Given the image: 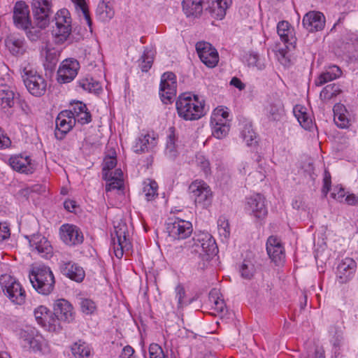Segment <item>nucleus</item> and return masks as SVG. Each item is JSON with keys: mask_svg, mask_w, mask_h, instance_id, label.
<instances>
[{"mask_svg": "<svg viewBox=\"0 0 358 358\" xmlns=\"http://www.w3.org/2000/svg\"><path fill=\"white\" fill-rule=\"evenodd\" d=\"M189 190L196 205L203 208L209 207L213 201V192L203 180H196L189 186Z\"/></svg>", "mask_w": 358, "mask_h": 358, "instance_id": "nucleus-7", "label": "nucleus"}, {"mask_svg": "<svg viewBox=\"0 0 358 358\" xmlns=\"http://www.w3.org/2000/svg\"><path fill=\"white\" fill-rule=\"evenodd\" d=\"M229 113L222 108H216L210 118L212 135L218 138H224L229 133Z\"/></svg>", "mask_w": 358, "mask_h": 358, "instance_id": "nucleus-9", "label": "nucleus"}, {"mask_svg": "<svg viewBox=\"0 0 358 358\" xmlns=\"http://www.w3.org/2000/svg\"><path fill=\"white\" fill-rule=\"evenodd\" d=\"M182 4V10L187 17H197L202 13L201 0H183Z\"/></svg>", "mask_w": 358, "mask_h": 358, "instance_id": "nucleus-36", "label": "nucleus"}, {"mask_svg": "<svg viewBox=\"0 0 358 358\" xmlns=\"http://www.w3.org/2000/svg\"><path fill=\"white\" fill-rule=\"evenodd\" d=\"M204 106L203 100L191 93L180 94L176 103L178 116L186 121L196 120L203 117Z\"/></svg>", "mask_w": 358, "mask_h": 358, "instance_id": "nucleus-2", "label": "nucleus"}, {"mask_svg": "<svg viewBox=\"0 0 358 358\" xmlns=\"http://www.w3.org/2000/svg\"><path fill=\"white\" fill-rule=\"evenodd\" d=\"M55 27L52 35L55 42L57 44L64 43L71 32V18L69 10L66 8L58 10L55 17Z\"/></svg>", "mask_w": 358, "mask_h": 358, "instance_id": "nucleus-5", "label": "nucleus"}, {"mask_svg": "<svg viewBox=\"0 0 358 358\" xmlns=\"http://www.w3.org/2000/svg\"><path fill=\"white\" fill-rule=\"evenodd\" d=\"M29 245L33 251H36L43 257L48 258L52 252V248L48 239L40 234L27 236Z\"/></svg>", "mask_w": 358, "mask_h": 358, "instance_id": "nucleus-22", "label": "nucleus"}, {"mask_svg": "<svg viewBox=\"0 0 358 358\" xmlns=\"http://www.w3.org/2000/svg\"><path fill=\"white\" fill-rule=\"evenodd\" d=\"M241 137L248 145L256 143V134L250 124H245L241 131Z\"/></svg>", "mask_w": 358, "mask_h": 358, "instance_id": "nucleus-46", "label": "nucleus"}, {"mask_svg": "<svg viewBox=\"0 0 358 358\" xmlns=\"http://www.w3.org/2000/svg\"><path fill=\"white\" fill-rule=\"evenodd\" d=\"M196 50L201 61L208 67H215L219 62V55L217 50L213 45L205 41H200L196 44Z\"/></svg>", "mask_w": 358, "mask_h": 358, "instance_id": "nucleus-14", "label": "nucleus"}, {"mask_svg": "<svg viewBox=\"0 0 358 358\" xmlns=\"http://www.w3.org/2000/svg\"><path fill=\"white\" fill-rule=\"evenodd\" d=\"M331 186V174L330 173L325 170L324 173L323 178V186L322 189V192L324 196H327L329 193Z\"/></svg>", "mask_w": 358, "mask_h": 358, "instance_id": "nucleus-58", "label": "nucleus"}, {"mask_svg": "<svg viewBox=\"0 0 358 358\" xmlns=\"http://www.w3.org/2000/svg\"><path fill=\"white\" fill-rule=\"evenodd\" d=\"M266 251L273 262L276 264L283 262L285 254L280 241L275 236H270L266 242Z\"/></svg>", "mask_w": 358, "mask_h": 358, "instance_id": "nucleus-24", "label": "nucleus"}, {"mask_svg": "<svg viewBox=\"0 0 358 358\" xmlns=\"http://www.w3.org/2000/svg\"><path fill=\"white\" fill-rule=\"evenodd\" d=\"M29 280L35 290L43 295L50 294L55 287V277L49 267L42 266L34 268Z\"/></svg>", "mask_w": 358, "mask_h": 358, "instance_id": "nucleus-3", "label": "nucleus"}, {"mask_svg": "<svg viewBox=\"0 0 358 358\" xmlns=\"http://www.w3.org/2000/svg\"><path fill=\"white\" fill-rule=\"evenodd\" d=\"M96 14L98 18L103 22L109 21L115 15V10L110 1L103 0L99 3Z\"/></svg>", "mask_w": 358, "mask_h": 358, "instance_id": "nucleus-35", "label": "nucleus"}, {"mask_svg": "<svg viewBox=\"0 0 358 358\" xmlns=\"http://www.w3.org/2000/svg\"><path fill=\"white\" fill-rule=\"evenodd\" d=\"M71 1L75 4L76 8H79L83 15V17L86 21V23L91 29L92 27V20L90 15L88 8L86 5L85 0H71Z\"/></svg>", "mask_w": 358, "mask_h": 358, "instance_id": "nucleus-49", "label": "nucleus"}, {"mask_svg": "<svg viewBox=\"0 0 358 358\" xmlns=\"http://www.w3.org/2000/svg\"><path fill=\"white\" fill-rule=\"evenodd\" d=\"M78 87L89 92L98 93L101 90L100 83L92 78H82L78 80Z\"/></svg>", "mask_w": 358, "mask_h": 358, "instance_id": "nucleus-42", "label": "nucleus"}, {"mask_svg": "<svg viewBox=\"0 0 358 358\" xmlns=\"http://www.w3.org/2000/svg\"><path fill=\"white\" fill-rule=\"evenodd\" d=\"M197 164L206 175H208L210 173L209 161L203 156H199L197 157Z\"/></svg>", "mask_w": 358, "mask_h": 358, "instance_id": "nucleus-60", "label": "nucleus"}, {"mask_svg": "<svg viewBox=\"0 0 358 358\" xmlns=\"http://www.w3.org/2000/svg\"><path fill=\"white\" fill-rule=\"evenodd\" d=\"M52 7V0H32L33 15L37 27L40 29H44L48 25Z\"/></svg>", "mask_w": 358, "mask_h": 358, "instance_id": "nucleus-8", "label": "nucleus"}, {"mask_svg": "<svg viewBox=\"0 0 358 358\" xmlns=\"http://www.w3.org/2000/svg\"><path fill=\"white\" fill-rule=\"evenodd\" d=\"M59 270L64 275L76 282H81L85 277L83 268L71 261L61 262Z\"/></svg>", "mask_w": 358, "mask_h": 358, "instance_id": "nucleus-21", "label": "nucleus"}, {"mask_svg": "<svg viewBox=\"0 0 358 358\" xmlns=\"http://www.w3.org/2000/svg\"><path fill=\"white\" fill-rule=\"evenodd\" d=\"M80 69V63L73 58L62 61L57 70V81L59 83H69L75 79Z\"/></svg>", "mask_w": 358, "mask_h": 358, "instance_id": "nucleus-12", "label": "nucleus"}, {"mask_svg": "<svg viewBox=\"0 0 358 358\" xmlns=\"http://www.w3.org/2000/svg\"><path fill=\"white\" fill-rule=\"evenodd\" d=\"M106 180L109 182L106 187V192H109L113 189H120L123 187V180L115 179L111 176Z\"/></svg>", "mask_w": 358, "mask_h": 358, "instance_id": "nucleus-57", "label": "nucleus"}, {"mask_svg": "<svg viewBox=\"0 0 358 358\" xmlns=\"http://www.w3.org/2000/svg\"><path fill=\"white\" fill-rule=\"evenodd\" d=\"M357 270L356 262L350 257L343 259L337 266L336 280L340 284L347 283L355 276Z\"/></svg>", "mask_w": 358, "mask_h": 358, "instance_id": "nucleus-17", "label": "nucleus"}, {"mask_svg": "<svg viewBox=\"0 0 358 358\" xmlns=\"http://www.w3.org/2000/svg\"><path fill=\"white\" fill-rule=\"evenodd\" d=\"M59 318L57 317V316L55 315V313H52V311H50L49 314L47 315V317L45 318L43 323L41 324V326L50 331H55L57 327L59 324Z\"/></svg>", "mask_w": 358, "mask_h": 358, "instance_id": "nucleus-47", "label": "nucleus"}, {"mask_svg": "<svg viewBox=\"0 0 358 358\" xmlns=\"http://www.w3.org/2000/svg\"><path fill=\"white\" fill-rule=\"evenodd\" d=\"M59 235L62 241L68 245H79L83 241L82 231L73 224H62L59 229Z\"/></svg>", "mask_w": 358, "mask_h": 358, "instance_id": "nucleus-19", "label": "nucleus"}, {"mask_svg": "<svg viewBox=\"0 0 358 358\" xmlns=\"http://www.w3.org/2000/svg\"><path fill=\"white\" fill-rule=\"evenodd\" d=\"M245 60L249 66L256 67L258 70H263L266 66L264 58L254 52L248 53Z\"/></svg>", "mask_w": 358, "mask_h": 358, "instance_id": "nucleus-43", "label": "nucleus"}, {"mask_svg": "<svg viewBox=\"0 0 358 358\" xmlns=\"http://www.w3.org/2000/svg\"><path fill=\"white\" fill-rule=\"evenodd\" d=\"M13 22L16 27L25 31L30 29L31 22L29 17V6L24 1H17L13 8Z\"/></svg>", "mask_w": 358, "mask_h": 358, "instance_id": "nucleus-15", "label": "nucleus"}, {"mask_svg": "<svg viewBox=\"0 0 358 358\" xmlns=\"http://www.w3.org/2000/svg\"><path fill=\"white\" fill-rule=\"evenodd\" d=\"M176 300L177 301V308H182L186 303L184 301L185 297V291L182 285H178L175 289Z\"/></svg>", "mask_w": 358, "mask_h": 358, "instance_id": "nucleus-55", "label": "nucleus"}, {"mask_svg": "<svg viewBox=\"0 0 358 358\" xmlns=\"http://www.w3.org/2000/svg\"><path fill=\"white\" fill-rule=\"evenodd\" d=\"M158 143V136L154 132L141 134L135 140L133 150L137 154L152 151Z\"/></svg>", "mask_w": 358, "mask_h": 358, "instance_id": "nucleus-16", "label": "nucleus"}, {"mask_svg": "<svg viewBox=\"0 0 358 358\" xmlns=\"http://www.w3.org/2000/svg\"><path fill=\"white\" fill-rule=\"evenodd\" d=\"M285 114L284 106L280 99L271 102L267 107L266 116L269 122H280L283 119Z\"/></svg>", "mask_w": 358, "mask_h": 358, "instance_id": "nucleus-31", "label": "nucleus"}, {"mask_svg": "<svg viewBox=\"0 0 358 358\" xmlns=\"http://www.w3.org/2000/svg\"><path fill=\"white\" fill-rule=\"evenodd\" d=\"M55 136L57 139H62L75 125V119L71 110H65L59 113L56 118Z\"/></svg>", "mask_w": 358, "mask_h": 358, "instance_id": "nucleus-18", "label": "nucleus"}, {"mask_svg": "<svg viewBox=\"0 0 358 358\" xmlns=\"http://www.w3.org/2000/svg\"><path fill=\"white\" fill-rule=\"evenodd\" d=\"M341 92V90L340 88V86L337 84L334 83L328 85L326 87H324L320 92V97L322 101L327 102L334 99Z\"/></svg>", "mask_w": 358, "mask_h": 358, "instance_id": "nucleus-41", "label": "nucleus"}, {"mask_svg": "<svg viewBox=\"0 0 358 358\" xmlns=\"http://www.w3.org/2000/svg\"><path fill=\"white\" fill-rule=\"evenodd\" d=\"M240 272L243 278L250 279L254 275L255 266L251 262L244 261L241 266Z\"/></svg>", "mask_w": 358, "mask_h": 358, "instance_id": "nucleus-52", "label": "nucleus"}, {"mask_svg": "<svg viewBox=\"0 0 358 358\" xmlns=\"http://www.w3.org/2000/svg\"><path fill=\"white\" fill-rule=\"evenodd\" d=\"M79 303L83 313L87 315L93 313L96 308L95 303L90 299L81 298Z\"/></svg>", "mask_w": 358, "mask_h": 358, "instance_id": "nucleus-51", "label": "nucleus"}, {"mask_svg": "<svg viewBox=\"0 0 358 358\" xmlns=\"http://www.w3.org/2000/svg\"><path fill=\"white\" fill-rule=\"evenodd\" d=\"M306 110V109L301 106H296L293 112L301 126L305 129H310L313 121Z\"/></svg>", "mask_w": 358, "mask_h": 358, "instance_id": "nucleus-39", "label": "nucleus"}, {"mask_svg": "<svg viewBox=\"0 0 358 358\" xmlns=\"http://www.w3.org/2000/svg\"><path fill=\"white\" fill-rule=\"evenodd\" d=\"M341 73L342 71L338 66L336 65L329 66L315 80V84L316 86H321L327 82L339 78Z\"/></svg>", "mask_w": 358, "mask_h": 358, "instance_id": "nucleus-33", "label": "nucleus"}, {"mask_svg": "<svg viewBox=\"0 0 358 358\" xmlns=\"http://www.w3.org/2000/svg\"><path fill=\"white\" fill-rule=\"evenodd\" d=\"M75 119V123L78 122L81 124H88L92 121V116L86 105L82 102L78 101L73 106L71 110Z\"/></svg>", "mask_w": 358, "mask_h": 358, "instance_id": "nucleus-32", "label": "nucleus"}, {"mask_svg": "<svg viewBox=\"0 0 358 358\" xmlns=\"http://www.w3.org/2000/svg\"><path fill=\"white\" fill-rule=\"evenodd\" d=\"M117 164V159L115 156H106L103 159V178L107 180L111 177L112 170Z\"/></svg>", "mask_w": 358, "mask_h": 358, "instance_id": "nucleus-44", "label": "nucleus"}, {"mask_svg": "<svg viewBox=\"0 0 358 358\" xmlns=\"http://www.w3.org/2000/svg\"><path fill=\"white\" fill-rule=\"evenodd\" d=\"M22 78L26 88L32 95L40 96L46 92L47 82L36 70L25 67Z\"/></svg>", "mask_w": 358, "mask_h": 358, "instance_id": "nucleus-6", "label": "nucleus"}, {"mask_svg": "<svg viewBox=\"0 0 358 358\" xmlns=\"http://www.w3.org/2000/svg\"><path fill=\"white\" fill-rule=\"evenodd\" d=\"M5 45L8 51L14 56H21L27 50L24 38L15 34L8 36L5 39Z\"/></svg>", "mask_w": 358, "mask_h": 358, "instance_id": "nucleus-27", "label": "nucleus"}, {"mask_svg": "<svg viewBox=\"0 0 358 358\" xmlns=\"http://www.w3.org/2000/svg\"><path fill=\"white\" fill-rule=\"evenodd\" d=\"M20 338L24 347H29L34 352L41 351L43 338L38 335L35 336L33 331L31 332H22Z\"/></svg>", "mask_w": 358, "mask_h": 358, "instance_id": "nucleus-30", "label": "nucleus"}, {"mask_svg": "<svg viewBox=\"0 0 358 358\" xmlns=\"http://www.w3.org/2000/svg\"><path fill=\"white\" fill-rule=\"evenodd\" d=\"M231 4V0H207L206 10L215 19L222 20Z\"/></svg>", "mask_w": 358, "mask_h": 358, "instance_id": "nucleus-25", "label": "nucleus"}, {"mask_svg": "<svg viewBox=\"0 0 358 358\" xmlns=\"http://www.w3.org/2000/svg\"><path fill=\"white\" fill-rule=\"evenodd\" d=\"M166 230L169 236L173 239L180 240L189 236L193 231V228L190 222L176 218L167 223Z\"/></svg>", "mask_w": 358, "mask_h": 358, "instance_id": "nucleus-11", "label": "nucleus"}, {"mask_svg": "<svg viewBox=\"0 0 358 358\" xmlns=\"http://www.w3.org/2000/svg\"><path fill=\"white\" fill-rule=\"evenodd\" d=\"M10 236V229L6 224L0 223V242L8 238Z\"/></svg>", "mask_w": 358, "mask_h": 358, "instance_id": "nucleus-62", "label": "nucleus"}, {"mask_svg": "<svg viewBox=\"0 0 358 358\" xmlns=\"http://www.w3.org/2000/svg\"><path fill=\"white\" fill-rule=\"evenodd\" d=\"M334 121L338 127L341 129L348 128L350 125L349 113L345 106L341 103H336L334 108Z\"/></svg>", "mask_w": 358, "mask_h": 358, "instance_id": "nucleus-29", "label": "nucleus"}, {"mask_svg": "<svg viewBox=\"0 0 358 358\" xmlns=\"http://www.w3.org/2000/svg\"><path fill=\"white\" fill-rule=\"evenodd\" d=\"M218 232L220 236L227 239L230 236V227L227 219L224 217H220L217 220Z\"/></svg>", "mask_w": 358, "mask_h": 358, "instance_id": "nucleus-48", "label": "nucleus"}, {"mask_svg": "<svg viewBox=\"0 0 358 358\" xmlns=\"http://www.w3.org/2000/svg\"><path fill=\"white\" fill-rule=\"evenodd\" d=\"M177 82L176 75L170 71L162 74L160 81L159 94L162 102L169 104L173 102L176 95Z\"/></svg>", "mask_w": 358, "mask_h": 358, "instance_id": "nucleus-10", "label": "nucleus"}, {"mask_svg": "<svg viewBox=\"0 0 358 358\" xmlns=\"http://www.w3.org/2000/svg\"><path fill=\"white\" fill-rule=\"evenodd\" d=\"M230 85L238 88L239 90H243L245 87V85L237 77L232 78Z\"/></svg>", "mask_w": 358, "mask_h": 358, "instance_id": "nucleus-64", "label": "nucleus"}, {"mask_svg": "<svg viewBox=\"0 0 358 358\" xmlns=\"http://www.w3.org/2000/svg\"><path fill=\"white\" fill-rule=\"evenodd\" d=\"M119 358H138V357L135 354V351L133 348L129 345H127L122 349Z\"/></svg>", "mask_w": 358, "mask_h": 358, "instance_id": "nucleus-61", "label": "nucleus"}, {"mask_svg": "<svg viewBox=\"0 0 358 358\" xmlns=\"http://www.w3.org/2000/svg\"><path fill=\"white\" fill-rule=\"evenodd\" d=\"M150 358H166L162 347L157 343H152L149 346Z\"/></svg>", "mask_w": 358, "mask_h": 358, "instance_id": "nucleus-54", "label": "nucleus"}, {"mask_svg": "<svg viewBox=\"0 0 358 358\" xmlns=\"http://www.w3.org/2000/svg\"><path fill=\"white\" fill-rule=\"evenodd\" d=\"M8 164L14 171L27 175L32 174L36 170V164L29 156L13 155L9 157Z\"/></svg>", "mask_w": 358, "mask_h": 358, "instance_id": "nucleus-20", "label": "nucleus"}, {"mask_svg": "<svg viewBox=\"0 0 358 358\" xmlns=\"http://www.w3.org/2000/svg\"><path fill=\"white\" fill-rule=\"evenodd\" d=\"M245 210L257 220L264 219L268 213L266 199L260 194H254L247 198Z\"/></svg>", "mask_w": 358, "mask_h": 358, "instance_id": "nucleus-13", "label": "nucleus"}, {"mask_svg": "<svg viewBox=\"0 0 358 358\" xmlns=\"http://www.w3.org/2000/svg\"><path fill=\"white\" fill-rule=\"evenodd\" d=\"M165 155L169 158H174L177 155L174 134H171L168 136L165 148Z\"/></svg>", "mask_w": 358, "mask_h": 358, "instance_id": "nucleus-50", "label": "nucleus"}, {"mask_svg": "<svg viewBox=\"0 0 358 358\" xmlns=\"http://www.w3.org/2000/svg\"><path fill=\"white\" fill-rule=\"evenodd\" d=\"M73 310L71 304L64 299L57 300L55 303L54 311L59 320L68 322L72 321L73 320Z\"/></svg>", "mask_w": 358, "mask_h": 358, "instance_id": "nucleus-28", "label": "nucleus"}, {"mask_svg": "<svg viewBox=\"0 0 358 358\" xmlns=\"http://www.w3.org/2000/svg\"><path fill=\"white\" fill-rule=\"evenodd\" d=\"M277 32L285 44L292 45L294 41L293 29L287 21H280L277 24Z\"/></svg>", "mask_w": 358, "mask_h": 358, "instance_id": "nucleus-34", "label": "nucleus"}, {"mask_svg": "<svg viewBox=\"0 0 358 358\" xmlns=\"http://www.w3.org/2000/svg\"><path fill=\"white\" fill-rule=\"evenodd\" d=\"M347 196L345 189L341 185L334 187L331 196L340 203L345 202V198Z\"/></svg>", "mask_w": 358, "mask_h": 358, "instance_id": "nucleus-56", "label": "nucleus"}, {"mask_svg": "<svg viewBox=\"0 0 358 358\" xmlns=\"http://www.w3.org/2000/svg\"><path fill=\"white\" fill-rule=\"evenodd\" d=\"M59 55V52L53 48L52 49L47 48V50L45 51L46 60L52 64H56V62L58 60Z\"/></svg>", "mask_w": 358, "mask_h": 358, "instance_id": "nucleus-59", "label": "nucleus"}, {"mask_svg": "<svg viewBox=\"0 0 358 358\" xmlns=\"http://www.w3.org/2000/svg\"><path fill=\"white\" fill-rule=\"evenodd\" d=\"M15 104V93L8 87L0 88V107L3 109H9Z\"/></svg>", "mask_w": 358, "mask_h": 358, "instance_id": "nucleus-38", "label": "nucleus"}, {"mask_svg": "<svg viewBox=\"0 0 358 358\" xmlns=\"http://www.w3.org/2000/svg\"><path fill=\"white\" fill-rule=\"evenodd\" d=\"M50 310L44 306H40L34 310V315L37 323L41 325Z\"/></svg>", "mask_w": 358, "mask_h": 358, "instance_id": "nucleus-53", "label": "nucleus"}, {"mask_svg": "<svg viewBox=\"0 0 358 358\" xmlns=\"http://www.w3.org/2000/svg\"><path fill=\"white\" fill-rule=\"evenodd\" d=\"M345 203L350 206H358V196L355 194H347Z\"/></svg>", "mask_w": 358, "mask_h": 358, "instance_id": "nucleus-63", "label": "nucleus"}, {"mask_svg": "<svg viewBox=\"0 0 358 358\" xmlns=\"http://www.w3.org/2000/svg\"><path fill=\"white\" fill-rule=\"evenodd\" d=\"M71 350L76 358H90L91 357L92 350L85 342L79 341L74 343Z\"/></svg>", "mask_w": 358, "mask_h": 358, "instance_id": "nucleus-40", "label": "nucleus"}, {"mask_svg": "<svg viewBox=\"0 0 358 358\" xmlns=\"http://www.w3.org/2000/svg\"><path fill=\"white\" fill-rule=\"evenodd\" d=\"M116 237H113V249L115 257L121 259L123 257L124 250H129L131 243L127 238L126 233L122 229L115 230Z\"/></svg>", "mask_w": 358, "mask_h": 358, "instance_id": "nucleus-26", "label": "nucleus"}, {"mask_svg": "<svg viewBox=\"0 0 358 358\" xmlns=\"http://www.w3.org/2000/svg\"><path fill=\"white\" fill-rule=\"evenodd\" d=\"M158 185L152 180L147 179L143 182L142 196L148 201L155 200L157 196Z\"/></svg>", "mask_w": 358, "mask_h": 358, "instance_id": "nucleus-37", "label": "nucleus"}, {"mask_svg": "<svg viewBox=\"0 0 358 358\" xmlns=\"http://www.w3.org/2000/svg\"><path fill=\"white\" fill-rule=\"evenodd\" d=\"M153 55L151 51H144L139 59V68L143 72H148L152 67L153 63Z\"/></svg>", "mask_w": 358, "mask_h": 358, "instance_id": "nucleus-45", "label": "nucleus"}, {"mask_svg": "<svg viewBox=\"0 0 358 358\" xmlns=\"http://www.w3.org/2000/svg\"><path fill=\"white\" fill-rule=\"evenodd\" d=\"M188 260L198 270L207 268L210 255L217 250L215 241L208 232H195L192 239L185 243Z\"/></svg>", "mask_w": 358, "mask_h": 358, "instance_id": "nucleus-1", "label": "nucleus"}, {"mask_svg": "<svg viewBox=\"0 0 358 358\" xmlns=\"http://www.w3.org/2000/svg\"><path fill=\"white\" fill-rule=\"evenodd\" d=\"M302 24L309 32L321 31L325 25V17L320 12L310 11L303 16Z\"/></svg>", "mask_w": 358, "mask_h": 358, "instance_id": "nucleus-23", "label": "nucleus"}, {"mask_svg": "<svg viewBox=\"0 0 358 358\" xmlns=\"http://www.w3.org/2000/svg\"><path fill=\"white\" fill-rule=\"evenodd\" d=\"M0 285L5 295L13 303L22 305L25 302V291L14 277L8 274L1 275Z\"/></svg>", "mask_w": 358, "mask_h": 358, "instance_id": "nucleus-4", "label": "nucleus"}]
</instances>
